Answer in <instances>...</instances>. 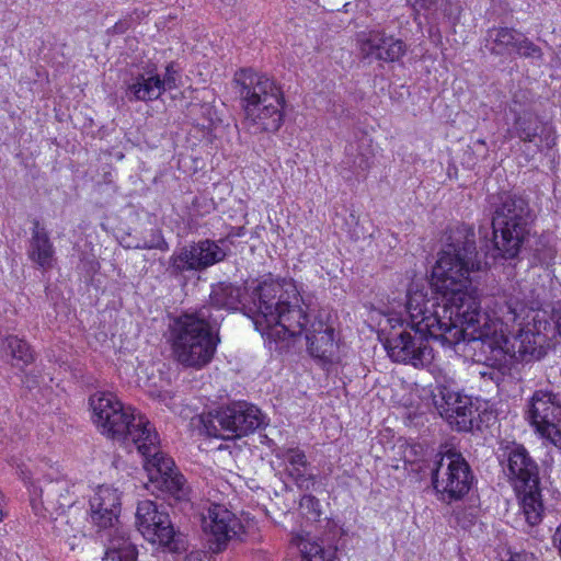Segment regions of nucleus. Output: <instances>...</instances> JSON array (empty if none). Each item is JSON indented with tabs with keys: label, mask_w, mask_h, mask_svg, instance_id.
Wrapping results in <instances>:
<instances>
[{
	"label": "nucleus",
	"mask_w": 561,
	"mask_h": 561,
	"mask_svg": "<svg viewBox=\"0 0 561 561\" xmlns=\"http://www.w3.org/2000/svg\"><path fill=\"white\" fill-rule=\"evenodd\" d=\"M222 316L203 306L174 317L169 323L170 342L179 363L201 368L207 365L220 342L218 330Z\"/></svg>",
	"instance_id": "obj_5"
},
{
	"label": "nucleus",
	"mask_w": 561,
	"mask_h": 561,
	"mask_svg": "<svg viewBox=\"0 0 561 561\" xmlns=\"http://www.w3.org/2000/svg\"><path fill=\"white\" fill-rule=\"evenodd\" d=\"M179 80V70L175 68L174 64L171 62L165 67V73L163 79L160 78V85H162V91L172 90L178 87Z\"/></svg>",
	"instance_id": "obj_34"
},
{
	"label": "nucleus",
	"mask_w": 561,
	"mask_h": 561,
	"mask_svg": "<svg viewBox=\"0 0 561 561\" xmlns=\"http://www.w3.org/2000/svg\"><path fill=\"white\" fill-rule=\"evenodd\" d=\"M378 339L381 342L382 346L386 348V339L382 337V333H378Z\"/></svg>",
	"instance_id": "obj_43"
},
{
	"label": "nucleus",
	"mask_w": 561,
	"mask_h": 561,
	"mask_svg": "<svg viewBox=\"0 0 561 561\" xmlns=\"http://www.w3.org/2000/svg\"><path fill=\"white\" fill-rule=\"evenodd\" d=\"M249 311L256 323H266L276 340L305 334L311 356L330 360L335 351L334 330L323 320H310L312 309L293 280L264 282L253 291Z\"/></svg>",
	"instance_id": "obj_3"
},
{
	"label": "nucleus",
	"mask_w": 561,
	"mask_h": 561,
	"mask_svg": "<svg viewBox=\"0 0 561 561\" xmlns=\"http://www.w3.org/2000/svg\"><path fill=\"white\" fill-rule=\"evenodd\" d=\"M168 271L174 276L184 272L199 271L193 243L173 252L169 259Z\"/></svg>",
	"instance_id": "obj_26"
},
{
	"label": "nucleus",
	"mask_w": 561,
	"mask_h": 561,
	"mask_svg": "<svg viewBox=\"0 0 561 561\" xmlns=\"http://www.w3.org/2000/svg\"><path fill=\"white\" fill-rule=\"evenodd\" d=\"M502 457L507 461L508 478L522 494L520 504L526 522L530 526L538 525L542 519L543 504L537 462L523 445L516 443L507 445Z\"/></svg>",
	"instance_id": "obj_8"
},
{
	"label": "nucleus",
	"mask_w": 561,
	"mask_h": 561,
	"mask_svg": "<svg viewBox=\"0 0 561 561\" xmlns=\"http://www.w3.org/2000/svg\"><path fill=\"white\" fill-rule=\"evenodd\" d=\"M477 144L485 147V140L484 139L477 140Z\"/></svg>",
	"instance_id": "obj_45"
},
{
	"label": "nucleus",
	"mask_w": 561,
	"mask_h": 561,
	"mask_svg": "<svg viewBox=\"0 0 561 561\" xmlns=\"http://www.w3.org/2000/svg\"><path fill=\"white\" fill-rule=\"evenodd\" d=\"M92 419L102 434L126 446L133 445L144 457L150 484L175 501L188 499L190 486L173 459L159 449V436L149 420L125 407L111 392H96L89 399Z\"/></svg>",
	"instance_id": "obj_2"
},
{
	"label": "nucleus",
	"mask_w": 561,
	"mask_h": 561,
	"mask_svg": "<svg viewBox=\"0 0 561 561\" xmlns=\"http://www.w3.org/2000/svg\"><path fill=\"white\" fill-rule=\"evenodd\" d=\"M415 4L422 9H431L435 4V0H415Z\"/></svg>",
	"instance_id": "obj_42"
},
{
	"label": "nucleus",
	"mask_w": 561,
	"mask_h": 561,
	"mask_svg": "<svg viewBox=\"0 0 561 561\" xmlns=\"http://www.w3.org/2000/svg\"><path fill=\"white\" fill-rule=\"evenodd\" d=\"M71 530L73 531V537H77V533H81V530L78 527H71Z\"/></svg>",
	"instance_id": "obj_44"
},
{
	"label": "nucleus",
	"mask_w": 561,
	"mask_h": 561,
	"mask_svg": "<svg viewBox=\"0 0 561 561\" xmlns=\"http://www.w3.org/2000/svg\"><path fill=\"white\" fill-rule=\"evenodd\" d=\"M199 431L209 437L234 439L253 433L264 425V415L245 401L202 413L196 419Z\"/></svg>",
	"instance_id": "obj_9"
},
{
	"label": "nucleus",
	"mask_w": 561,
	"mask_h": 561,
	"mask_svg": "<svg viewBox=\"0 0 561 561\" xmlns=\"http://www.w3.org/2000/svg\"><path fill=\"white\" fill-rule=\"evenodd\" d=\"M283 282L284 279H273L271 277L264 278L261 282H257L255 285L250 286L249 295L248 297L243 298L242 296V289L239 286H236L231 283L220 282L218 284H215L211 286V290L209 294V301L210 304L207 305V307H210V311L213 312V308H216L217 310H228V311H236L239 309H242L244 313L251 318L255 324L256 330L261 331L262 334H267L270 332V328L266 327V323L264 320L262 323H256L254 317L250 314L249 306L252 305V296L254 289L257 288L262 283L264 282Z\"/></svg>",
	"instance_id": "obj_16"
},
{
	"label": "nucleus",
	"mask_w": 561,
	"mask_h": 561,
	"mask_svg": "<svg viewBox=\"0 0 561 561\" xmlns=\"http://www.w3.org/2000/svg\"><path fill=\"white\" fill-rule=\"evenodd\" d=\"M416 295H424L422 291H415L407 295L404 312L408 313L410 321L403 318V313L390 312L388 310V357L401 364H410L416 368L424 367L431 360L430 348L424 341V335L438 340L433 336L428 330L421 328L423 314L415 317L413 313L417 309H423V304L417 308L412 307V298Z\"/></svg>",
	"instance_id": "obj_7"
},
{
	"label": "nucleus",
	"mask_w": 561,
	"mask_h": 561,
	"mask_svg": "<svg viewBox=\"0 0 561 561\" xmlns=\"http://www.w3.org/2000/svg\"><path fill=\"white\" fill-rule=\"evenodd\" d=\"M432 400L439 415L459 432H470L477 410L471 397L463 394L454 379H436L432 389Z\"/></svg>",
	"instance_id": "obj_11"
},
{
	"label": "nucleus",
	"mask_w": 561,
	"mask_h": 561,
	"mask_svg": "<svg viewBox=\"0 0 561 561\" xmlns=\"http://www.w3.org/2000/svg\"><path fill=\"white\" fill-rule=\"evenodd\" d=\"M501 299L506 309L503 314L506 316L508 321H519V324H523L530 311H538L542 307L538 288L526 283L511 284L503 290Z\"/></svg>",
	"instance_id": "obj_17"
},
{
	"label": "nucleus",
	"mask_w": 561,
	"mask_h": 561,
	"mask_svg": "<svg viewBox=\"0 0 561 561\" xmlns=\"http://www.w3.org/2000/svg\"><path fill=\"white\" fill-rule=\"evenodd\" d=\"M193 248L199 271L221 262L227 255L222 248H220L215 241L208 239L199 241L198 243H193Z\"/></svg>",
	"instance_id": "obj_27"
},
{
	"label": "nucleus",
	"mask_w": 561,
	"mask_h": 561,
	"mask_svg": "<svg viewBox=\"0 0 561 561\" xmlns=\"http://www.w3.org/2000/svg\"><path fill=\"white\" fill-rule=\"evenodd\" d=\"M523 33L511 27H492L486 32V47L489 44V50L492 55L501 56L504 53L514 50L517 48Z\"/></svg>",
	"instance_id": "obj_25"
},
{
	"label": "nucleus",
	"mask_w": 561,
	"mask_h": 561,
	"mask_svg": "<svg viewBox=\"0 0 561 561\" xmlns=\"http://www.w3.org/2000/svg\"><path fill=\"white\" fill-rule=\"evenodd\" d=\"M296 545L301 553L302 561H332L333 553L331 550H325L317 541L298 538Z\"/></svg>",
	"instance_id": "obj_29"
},
{
	"label": "nucleus",
	"mask_w": 561,
	"mask_h": 561,
	"mask_svg": "<svg viewBox=\"0 0 561 561\" xmlns=\"http://www.w3.org/2000/svg\"><path fill=\"white\" fill-rule=\"evenodd\" d=\"M385 37L379 33H370L359 41V49L362 57L368 62L381 60L386 53Z\"/></svg>",
	"instance_id": "obj_28"
},
{
	"label": "nucleus",
	"mask_w": 561,
	"mask_h": 561,
	"mask_svg": "<svg viewBox=\"0 0 561 561\" xmlns=\"http://www.w3.org/2000/svg\"><path fill=\"white\" fill-rule=\"evenodd\" d=\"M138 551L123 529L115 528L108 535L105 561H136Z\"/></svg>",
	"instance_id": "obj_22"
},
{
	"label": "nucleus",
	"mask_w": 561,
	"mask_h": 561,
	"mask_svg": "<svg viewBox=\"0 0 561 561\" xmlns=\"http://www.w3.org/2000/svg\"><path fill=\"white\" fill-rule=\"evenodd\" d=\"M202 528L213 552L224 551L242 531L240 519L224 505L211 504L202 517Z\"/></svg>",
	"instance_id": "obj_15"
},
{
	"label": "nucleus",
	"mask_w": 561,
	"mask_h": 561,
	"mask_svg": "<svg viewBox=\"0 0 561 561\" xmlns=\"http://www.w3.org/2000/svg\"><path fill=\"white\" fill-rule=\"evenodd\" d=\"M438 0H435V3L437 2Z\"/></svg>",
	"instance_id": "obj_46"
},
{
	"label": "nucleus",
	"mask_w": 561,
	"mask_h": 561,
	"mask_svg": "<svg viewBox=\"0 0 561 561\" xmlns=\"http://www.w3.org/2000/svg\"><path fill=\"white\" fill-rule=\"evenodd\" d=\"M391 391L392 408L398 411V413L393 411L392 415L397 419L401 417L405 425H412L417 413L414 407V394L411 387L398 381L393 383Z\"/></svg>",
	"instance_id": "obj_23"
},
{
	"label": "nucleus",
	"mask_w": 561,
	"mask_h": 561,
	"mask_svg": "<svg viewBox=\"0 0 561 561\" xmlns=\"http://www.w3.org/2000/svg\"><path fill=\"white\" fill-rule=\"evenodd\" d=\"M136 248L138 249H158L161 251H167L169 249L168 242L162 238L160 233L157 234L156 238H153L150 241L144 242V244H137Z\"/></svg>",
	"instance_id": "obj_36"
},
{
	"label": "nucleus",
	"mask_w": 561,
	"mask_h": 561,
	"mask_svg": "<svg viewBox=\"0 0 561 561\" xmlns=\"http://www.w3.org/2000/svg\"><path fill=\"white\" fill-rule=\"evenodd\" d=\"M233 82L247 124L255 133L277 131L283 125L284 95L275 80L248 68L237 71Z\"/></svg>",
	"instance_id": "obj_6"
},
{
	"label": "nucleus",
	"mask_w": 561,
	"mask_h": 561,
	"mask_svg": "<svg viewBox=\"0 0 561 561\" xmlns=\"http://www.w3.org/2000/svg\"><path fill=\"white\" fill-rule=\"evenodd\" d=\"M284 458L293 467L290 476L299 486H302L306 480L302 468L308 463L305 453L299 448H288L284 454Z\"/></svg>",
	"instance_id": "obj_30"
},
{
	"label": "nucleus",
	"mask_w": 561,
	"mask_h": 561,
	"mask_svg": "<svg viewBox=\"0 0 561 561\" xmlns=\"http://www.w3.org/2000/svg\"><path fill=\"white\" fill-rule=\"evenodd\" d=\"M445 14L449 18H458L461 12V5L459 0H446V8L444 9Z\"/></svg>",
	"instance_id": "obj_38"
},
{
	"label": "nucleus",
	"mask_w": 561,
	"mask_h": 561,
	"mask_svg": "<svg viewBox=\"0 0 561 561\" xmlns=\"http://www.w3.org/2000/svg\"><path fill=\"white\" fill-rule=\"evenodd\" d=\"M161 87L160 76L152 75L146 77L140 73L128 85L126 95L129 101H152L157 100L163 93Z\"/></svg>",
	"instance_id": "obj_24"
},
{
	"label": "nucleus",
	"mask_w": 561,
	"mask_h": 561,
	"mask_svg": "<svg viewBox=\"0 0 561 561\" xmlns=\"http://www.w3.org/2000/svg\"><path fill=\"white\" fill-rule=\"evenodd\" d=\"M136 523L145 538L165 551L178 556L186 551L185 537L175 531L169 514L160 511L156 502L144 500L138 503Z\"/></svg>",
	"instance_id": "obj_12"
},
{
	"label": "nucleus",
	"mask_w": 561,
	"mask_h": 561,
	"mask_svg": "<svg viewBox=\"0 0 561 561\" xmlns=\"http://www.w3.org/2000/svg\"><path fill=\"white\" fill-rule=\"evenodd\" d=\"M121 493L110 485H100L90 499L89 517L99 529L114 528L121 513Z\"/></svg>",
	"instance_id": "obj_18"
},
{
	"label": "nucleus",
	"mask_w": 561,
	"mask_h": 561,
	"mask_svg": "<svg viewBox=\"0 0 561 561\" xmlns=\"http://www.w3.org/2000/svg\"><path fill=\"white\" fill-rule=\"evenodd\" d=\"M299 506L308 519L318 520L321 515V506L319 500L306 494L300 499Z\"/></svg>",
	"instance_id": "obj_33"
},
{
	"label": "nucleus",
	"mask_w": 561,
	"mask_h": 561,
	"mask_svg": "<svg viewBox=\"0 0 561 561\" xmlns=\"http://www.w3.org/2000/svg\"><path fill=\"white\" fill-rule=\"evenodd\" d=\"M492 207V238L488 239L484 234V244L481 251H476L482 260V266L486 264L484 259L491 255L493 259L512 260L517 257L520 252L522 245L529 234V226L533 222V213L529 207L528 201L512 192H501L491 197ZM459 227H468L473 231V240L476 241V233L472 227L461 224L450 228L446 232L445 243L451 230Z\"/></svg>",
	"instance_id": "obj_4"
},
{
	"label": "nucleus",
	"mask_w": 561,
	"mask_h": 561,
	"mask_svg": "<svg viewBox=\"0 0 561 561\" xmlns=\"http://www.w3.org/2000/svg\"><path fill=\"white\" fill-rule=\"evenodd\" d=\"M512 131L522 141L534 144L539 151L556 145V133L552 127L530 112H524L515 117Z\"/></svg>",
	"instance_id": "obj_19"
},
{
	"label": "nucleus",
	"mask_w": 561,
	"mask_h": 561,
	"mask_svg": "<svg viewBox=\"0 0 561 561\" xmlns=\"http://www.w3.org/2000/svg\"><path fill=\"white\" fill-rule=\"evenodd\" d=\"M152 396L157 398L159 401L163 402L167 407H171L173 400V393L171 391H157L152 392Z\"/></svg>",
	"instance_id": "obj_40"
},
{
	"label": "nucleus",
	"mask_w": 561,
	"mask_h": 561,
	"mask_svg": "<svg viewBox=\"0 0 561 561\" xmlns=\"http://www.w3.org/2000/svg\"><path fill=\"white\" fill-rule=\"evenodd\" d=\"M26 254L34 264L45 271L54 266L55 248L48 232L38 220L33 221Z\"/></svg>",
	"instance_id": "obj_21"
},
{
	"label": "nucleus",
	"mask_w": 561,
	"mask_h": 561,
	"mask_svg": "<svg viewBox=\"0 0 561 561\" xmlns=\"http://www.w3.org/2000/svg\"><path fill=\"white\" fill-rule=\"evenodd\" d=\"M180 561V560H174ZM182 561H209L208 554L203 550H193L186 554Z\"/></svg>",
	"instance_id": "obj_39"
},
{
	"label": "nucleus",
	"mask_w": 561,
	"mask_h": 561,
	"mask_svg": "<svg viewBox=\"0 0 561 561\" xmlns=\"http://www.w3.org/2000/svg\"><path fill=\"white\" fill-rule=\"evenodd\" d=\"M405 53V45L402 41L397 39L388 45V61L398 60Z\"/></svg>",
	"instance_id": "obj_35"
},
{
	"label": "nucleus",
	"mask_w": 561,
	"mask_h": 561,
	"mask_svg": "<svg viewBox=\"0 0 561 561\" xmlns=\"http://www.w3.org/2000/svg\"><path fill=\"white\" fill-rule=\"evenodd\" d=\"M528 419L541 436L561 439V397L549 389L536 390L529 401Z\"/></svg>",
	"instance_id": "obj_14"
},
{
	"label": "nucleus",
	"mask_w": 561,
	"mask_h": 561,
	"mask_svg": "<svg viewBox=\"0 0 561 561\" xmlns=\"http://www.w3.org/2000/svg\"><path fill=\"white\" fill-rule=\"evenodd\" d=\"M431 479L439 500L448 504L463 499L474 482L473 472L462 454L447 447L436 455Z\"/></svg>",
	"instance_id": "obj_10"
},
{
	"label": "nucleus",
	"mask_w": 561,
	"mask_h": 561,
	"mask_svg": "<svg viewBox=\"0 0 561 561\" xmlns=\"http://www.w3.org/2000/svg\"><path fill=\"white\" fill-rule=\"evenodd\" d=\"M542 342L543 336L539 333L529 328H522L512 340L508 339V357L517 362L540 359L545 354Z\"/></svg>",
	"instance_id": "obj_20"
},
{
	"label": "nucleus",
	"mask_w": 561,
	"mask_h": 561,
	"mask_svg": "<svg viewBox=\"0 0 561 561\" xmlns=\"http://www.w3.org/2000/svg\"><path fill=\"white\" fill-rule=\"evenodd\" d=\"M346 153L351 158V162H352L353 165H355L357 168H360V169H364V168H366L368 165L367 164V159L365 158V153L360 152L357 156H355V153H354V145L353 144H350L346 147Z\"/></svg>",
	"instance_id": "obj_37"
},
{
	"label": "nucleus",
	"mask_w": 561,
	"mask_h": 561,
	"mask_svg": "<svg viewBox=\"0 0 561 561\" xmlns=\"http://www.w3.org/2000/svg\"><path fill=\"white\" fill-rule=\"evenodd\" d=\"M515 53L522 57L541 59L543 56L542 49L536 45L533 41L522 35L519 42L517 43V48Z\"/></svg>",
	"instance_id": "obj_32"
},
{
	"label": "nucleus",
	"mask_w": 561,
	"mask_h": 561,
	"mask_svg": "<svg viewBox=\"0 0 561 561\" xmlns=\"http://www.w3.org/2000/svg\"><path fill=\"white\" fill-rule=\"evenodd\" d=\"M5 343L12 358L21 362L23 365H28L34 360L33 352L26 341L18 336H8Z\"/></svg>",
	"instance_id": "obj_31"
},
{
	"label": "nucleus",
	"mask_w": 561,
	"mask_h": 561,
	"mask_svg": "<svg viewBox=\"0 0 561 561\" xmlns=\"http://www.w3.org/2000/svg\"><path fill=\"white\" fill-rule=\"evenodd\" d=\"M552 320L554 321L557 331L561 336V305L553 309L552 311Z\"/></svg>",
	"instance_id": "obj_41"
},
{
	"label": "nucleus",
	"mask_w": 561,
	"mask_h": 561,
	"mask_svg": "<svg viewBox=\"0 0 561 561\" xmlns=\"http://www.w3.org/2000/svg\"><path fill=\"white\" fill-rule=\"evenodd\" d=\"M76 484L65 477L45 478L38 486H33L31 491V503L36 514H41V510L53 515L58 514L60 518H56L59 526L57 528L64 536H69L68 529H61L64 524H68V519L62 516L66 508H71L77 503Z\"/></svg>",
	"instance_id": "obj_13"
},
{
	"label": "nucleus",
	"mask_w": 561,
	"mask_h": 561,
	"mask_svg": "<svg viewBox=\"0 0 561 561\" xmlns=\"http://www.w3.org/2000/svg\"><path fill=\"white\" fill-rule=\"evenodd\" d=\"M481 270L473 231L468 227L451 230L432 270L431 286L435 296L416 295L411 306L417 308L424 302L423 309L419 308L413 314H423L421 328L444 345L462 342L473 352L474 360L501 367L507 362L508 337L478 325L482 310L471 273Z\"/></svg>",
	"instance_id": "obj_1"
}]
</instances>
